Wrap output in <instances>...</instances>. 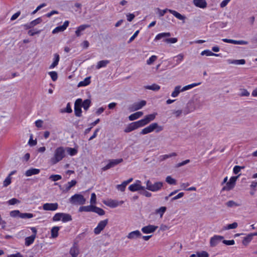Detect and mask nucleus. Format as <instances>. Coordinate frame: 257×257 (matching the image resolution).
<instances>
[{
	"label": "nucleus",
	"mask_w": 257,
	"mask_h": 257,
	"mask_svg": "<svg viewBox=\"0 0 257 257\" xmlns=\"http://www.w3.org/2000/svg\"><path fill=\"white\" fill-rule=\"evenodd\" d=\"M65 157V149L63 147L56 148L54 153V156L50 159L51 163L56 164L61 161Z\"/></svg>",
	"instance_id": "obj_1"
},
{
	"label": "nucleus",
	"mask_w": 257,
	"mask_h": 257,
	"mask_svg": "<svg viewBox=\"0 0 257 257\" xmlns=\"http://www.w3.org/2000/svg\"><path fill=\"white\" fill-rule=\"evenodd\" d=\"M163 130V127L159 125L156 122L152 123L147 127L143 128L140 132L141 135H146L156 130V133H159Z\"/></svg>",
	"instance_id": "obj_2"
},
{
	"label": "nucleus",
	"mask_w": 257,
	"mask_h": 257,
	"mask_svg": "<svg viewBox=\"0 0 257 257\" xmlns=\"http://www.w3.org/2000/svg\"><path fill=\"white\" fill-rule=\"evenodd\" d=\"M157 10L158 11V13L160 17L163 16L166 12H169L178 19L183 21V23L184 22V21L186 19V17L185 16L182 15L179 13L177 12L175 10L168 9H165L163 10H161L159 8H157Z\"/></svg>",
	"instance_id": "obj_3"
},
{
	"label": "nucleus",
	"mask_w": 257,
	"mask_h": 257,
	"mask_svg": "<svg viewBox=\"0 0 257 257\" xmlns=\"http://www.w3.org/2000/svg\"><path fill=\"white\" fill-rule=\"evenodd\" d=\"M163 183L162 182H156L153 184L150 180L146 181V189L152 191L156 192L160 190L163 187Z\"/></svg>",
	"instance_id": "obj_4"
},
{
	"label": "nucleus",
	"mask_w": 257,
	"mask_h": 257,
	"mask_svg": "<svg viewBox=\"0 0 257 257\" xmlns=\"http://www.w3.org/2000/svg\"><path fill=\"white\" fill-rule=\"evenodd\" d=\"M69 202L73 204L83 205L85 203L86 199L82 195L75 194L71 197Z\"/></svg>",
	"instance_id": "obj_5"
},
{
	"label": "nucleus",
	"mask_w": 257,
	"mask_h": 257,
	"mask_svg": "<svg viewBox=\"0 0 257 257\" xmlns=\"http://www.w3.org/2000/svg\"><path fill=\"white\" fill-rule=\"evenodd\" d=\"M10 215L13 218L19 217L21 218H31L34 216L32 213H21L20 211L18 210L11 211L10 212Z\"/></svg>",
	"instance_id": "obj_6"
},
{
	"label": "nucleus",
	"mask_w": 257,
	"mask_h": 257,
	"mask_svg": "<svg viewBox=\"0 0 257 257\" xmlns=\"http://www.w3.org/2000/svg\"><path fill=\"white\" fill-rule=\"evenodd\" d=\"M238 176L231 177L229 181L226 183V185L222 188L223 191H229L232 189L235 184L236 181Z\"/></svg>",
	"instance_id": "obj_7"
},
{
	"label": "nucleus",
	"mask_w": 257,
	"mask_h": 257,
	"mask_svg": "<svg viewBox=\"0 0 257 257\" xmlns=\"http://www.w3.org/2000/svg\"><path fill=\"white\" fill-rule=\"evenodd\" d=\"M102 202L105 205L109 207L115 208L119 205H122L124 202L123 201H118L116 200L108 199L107 200H103Z\"/></svg>",
	"instance_id": "obj_8"
},
{
	"label": "nucleus",
	"mask_w": 257,
	"mask_h": 257,
	"mask_svg": "<svg viewBox=\"0 0 257 257\" xmlns=\"http://www.w3.org/2000/svg\"><path fill=\"white\" fill-rule=\"evenodd\" d=\"M108 223V219H106L100 221L97 226L94 229V233L95 234H99L102 230L104 229L105 227Z\"/></svg>",
	"instance_id": "obj_9"
},
{
	"label": "nucleus",
	"mask_w": 257,
	"mask_h": 257,
	"mask_svg": "<svg viewBox=\"0 0 257 257\" xmlns=\"http://www.w3.org/2000/svg\"><path fill=\"white\" fill-rule=\"evenodd\" d=\"M76 183V181L73 180L70 182H68L64 187H62L61 185H60L59 188L62 191V193H67L72 187L75 186Z\"/></svg>",
	"instance_id": "obj_10"
},
{
	"label": "nucleus",
	"mask_w": 257,
	"mask_h": 257,
	"mask_svg": "<svg viewBox=\"0 0 257 257\" xmlns=\"http://www.w3.org/2000/svg\"><path fill=\"white\" fill-rule=\"evenodd\" d=\"M145 187L141 185V182L137 180L135 183L131 185L128 187V189L132 192L137 191L139 190H145Z\"/></svg>",
	"instance_id": "obj_11"
},
{
	"label": "nucleus",
	"mask_w": 257,
	"mask_h": 257,
	"mask_svg": "<svg viewBox=\"0 0 257 257\" xmlns=\"http://www.w3.org/2000/svg\"><path fill=\"white\" fill-rule=\"evenodd\" d=\"M157 226L148 225L142 228V231L145 234H149L154 232L158 228Z\"/></svg>",
	"instance_id": "obj_12"
},
{
	"label": "nucleus",
	"mask_w": 257,
	"mask_h": 257,
	"mask_svg": "<svg viewBox=\"0 0 257 257\" xmlns=\"http://www.w3.org/2000/svg\"><path fill=\"white\" fill-rule=\"evenodd\" d=\"M58 204L57 203H45L43 205V209L46 211H55L58 209Z\"/></svg>",
	"instance_id": "obj_13"
},
{
	"label": "nucleus",
	"mask_w": 257,
	"mask_h": 257,
	"mask_svg": "<svg viewBox=\"0 0 257 257\" xmlns=\"http://www.w3.org/2000/svg\"><path fill=\"white\" fill-rule=\"evenodd\" d=\"M141 236V232L139 230H136L128 233L126 236V237L129 239L133 240L136 239L138 238H140Z\"/></svg>",
	"instance_id": "obj_14"
},
{
	"label": "nucleus",
	"mask_w": 257,
	"mask_h": 257,
	"mask_svg": "<svg viewBox=\"0 0 257 257\" xmlns=\"http://www.w3.org/2000/svg\"><path fill=\"white\" fill-rule=\"evenodd\" d=\"M69 22L66 21L62 26H58L55 28L52 31L53 34H56L59 32H63L68 26Z\"/></svg>",
	"instance_id": "obj_15"
},
{
	"label": "nucleus",
	"mask_w": 257,
	"mask_h": 257,
	"mask_svg": "<svg viewBox=\"0 0 257 257\" xmlns=\"http://www.w3.org/2000/svg\"><path fill=\"white\" fill-rule=\"evenodd\" d=\"M223 239V236L220 235H214L211 238L210 244L211 246H216L220 241Z\"/></svg>",
	"instance_id": "obj_16"
},
{
	"label": "nucleus",
	"mask_w": 257,
	"mask_h": 257,
	"mask_svg": "<svg viewBox=\"0 0 257 257\" xmlns=\"http://www.w3.org/2000/svg\"><path fill=\"white\" fill-rule=\"evenodd\" d=\"M224 42L231 43L236 45H247L248 42L243 40H234L232 39H223L222 40Z\"/></svg>",
	"instance_id": "obj_17"
},
{
	"label": "nucleus",
	"mask_w": 257,
	"mask_h": 257,
	"mask_svg": "<svg viewBox=\"0 0 257 257\" xmlns=\"http://www.w3.org/2000/svg\"><path fill=\"white\" fill-rule=\"evenodd\" d=\"M193 4L197 7L204 9L207 7V3L205 0H193Z\"/></svg>",
	"instance_id": "obj_18"
},
{
	"label": "nucleus",
	"mask_w": 257,
	"mask_h": 257,
	"mask_svg": "<svg viewBox=\"0 0 257 257\" xmlns=\"http://www.w3.org/2000/svg\"><path fill=\"white\" fill-rule=\"evenodd\" d=\"M90 25H82L79 26L76 31H75V34L77 37H80L82 35V32H83L86 28H89Z\"/></svg>",
	"instance_id": "obj_19"
},
{
	"label": "nucleus",
	"mask_w": 257,
	"mask_h": 257,
	"mask_svg": "<svg viewBox=\"0 0 257 257\" xmlns=\"http://www.w3.org/2000/svg\"><path fill=\"white\" fill-rule=\"evenodd\" d=\"M40 169H36V168H31V169L28 170L27 171H26L25 174L27 177H29V176H31L32 175H33L38 174L40 173Z\"/></svg>",
	"instance_id": "obj_20"
},
{
	"label": "nucleus",
	"mask_w": 257,
	"mask_h": 257,
	"mask_svg": "<svg viewBox=\"0 0 257 257\" xmlns=\"http://www.w3.org/2000/svg\"><path fill=\"white\" fill-rule=\"evenodd\" d=\"M94 206L93 204L88 205V206H81L79 209V212H93L94 210Z\"/></svg>",
	"instance_id": "obj_21"
},
{
	"label": "nucleus",
	"mask_w": 257,
	"mask_h": 257,
	"mask_svg": "<svg viewBox=\"0 0 257 257\" xmlns=\"http://www.w3.org/2000/svg\"><path fill=\"white\" fill-rule=\"evenodd\" d=\"M146 104V101L145 100H141L140 102L135 103L133 105V107L134 110H137L141 109Z\"/></svg>",
	"instance_id": "obj_22"
},
{
	"label": "nucleus",
	"mask_w": 257,
	"mask_h": 257,
	"mask_svg": "<svg viewBox=\"0 0 257 257\" xmlns=\"http://www.w3.org/2000/svg\"><path fill=\"white\" fill-rule=\"evenodd\" d=\"M170 36L171 33L169 32L160 33L156 36L155 40L157 41L163 38L165 39L168 38V37H169Z\"/></svg>",
	"instance_id": "obj_23"
},
{
	"label": "nucleus",
	"mask_w": 257,
	"mask_h": 257,
	"mask_svg": "<svg viewBox=\"0 0 257 257\" xmlns=\"http://www.w3.org/2000/svg\"><path fill=\"white\" fill-rule=\"evenodd\" d=\"M143 112L138 111V112H135L134 113L131 114L128 116V118H129L130 120H131V121L137 119L138 118L140 117L141 116H142L143 115Z\"/></svg>",
	"instance_id": "obj_24"
},
{
	"label": "nucleus",
	"mask_w": 257,
	"mask_h": 257,
	"mask_svg": "<svg viewBox=\"0 0 257 257\" xmlns=\"http://www.w3.org/2000/svg\"><path fill=\"white\" fill-rule=\"evenodd\" d=\"M144 88L146 89H149L154 91H157L160 89V86L157 84L154 83L151 85H146L144 86Z\"/></svg>",
	"instance_id": "obj_25"
},
{
	"label": "nucleus",
	"mask_w": 257,
	"mask_h": 257,
	"mask_svg": "<svg viewBox=\"0 0 257 257\" xmlns=\"http://www.w3.org/2000/svg\"><path fill=\"white\" fill-rule=\"evenodd\" d=\"M138 128L135 122L131 123L124 130L125 133L131 132L136 129Z\"/></svg>",
	"instance_id": "obj_26"
},
{
	"label": "nucleus",
	"mask_w": 257,
	"mask_h": 257,
	"mask_svg": "<svg viewBox=\"0 0 257 257\" xmlns=\"http://www.w3.org/2000/svg\"><path fill=\"white\" fill-rule=\"evenodd\" d=\"M227 62L229 64H235V65H243L245 63L244 59L240 60H228Z\"/></svg>",
	"instance_id": "obj_27"
},
{
	"label": "nucleus",
	"mask_w": 257,
	"mask_h": 257,
	"mask_svg": "<svg viewBox=\"0 0 257 257\" xmlns=\"http://www.w3.org/2000/svg\"><path fill=\"white\" fill-rule=\"evenodd\" d=\"M109 63V61L107 60H104L99 61L96 66V68L97 69H99L102 67H105L108 63Z\"/></svg>",
	"instance_id": "obj_28"
},
{
	"label": "nucleus",
	"mask_w": 257,
	"mask_h": 257,
	"mask_svg": "<svg viewBox=\"0 0 257 257\" xmlns=\"http://www.w3.org/2000/svg\"><path fill=\"white\" fill-rule=\"evenodd\" d=\"M176 156H177V154L176 153H172L168 155H161L159 157V159L160 162H162L169 158H171L172 157H175Z\"/></svg>",
	"instance_id": "obj_29"
},
{
	"label": "nucleus",
	"mask_w": 257,
	"mask_h": 257,
	"mask_svg": "<svg viewBox=\"0 0 257 257\" xmlns=\"http://www.w3.org/2000/svg\"><path fill=\"white\" fill-rule=\"evenodd\" d=\"M60 57L59 55L56 53L54 54V60L53 62L51 64V65L49 67L50 69H53L54 67H55L58 64V62L59 61Z\"/></svg>",
	"instance_id": "obj_30"
},
{
	"label": "nucleus",
	"mask_w": 257,
	"mask_h": 257,
	"mask_svg": "<svg viewBox=\"0 0 257 257\" xmlns=\"http://www.w3.org/2000/svg\"><path fill=\"white\" fill-rule=\"evenodd\" d=\"M253 237L251 233L248 234L246 236L244 237L242 240V244L246 246L248 245V244L251 241Z\"/></svg>",
	"instance_id": "obj_31"
},
{
	"label": "nucleus",
	"mask_w": 257,
	"mask_h": 257,
	"mask_svg": "<svg viewBox=\"0 0 257 257\" xmlns=\"http://www.w3.org/2000/svg\"><path fill=\"white\" fill-rule=\"evenodd\" d=\"M70 253L72 257H77L79 254V248L76 246H73L71 248Z\"/></svg>",
	"instance_id": "obj_32"
},
{
	"label": "nucleus",
	"mask_w": 257,
	"mask_h": 257,
	"mask_svg": "<svg viewBox=\"0 0 257 257\" xmlns=\"http://www.w3.org/2000/svg\"><path fill=\"white\" fill-rule=\"evenodd\" d=\"M36 237H35V235H32L29 237H27L25 238V245L26 246H29L31 244H32Z\"/></svg>",
	"instance_id": "obj_33"
},
{
	"label": "nucleus",
	"mask_w": 257,
	"mask_h": 257,
	"mask_svg": "<svg viewBox=\"0 0 257 257\" xmlns=\"http://www.w3.org/2000/svg\"><path fill=\"white\" fill-rule=\"evenodd\" d=\"M60 229V227L58 226H54L52 227L51 230V237L52 238H56L58 235V231Z\"/></svg>",
	"instance_id": "obj_34"
},
{
	"label": "nucleus",
	"mask_w": 257,
	"mask_h": 257,
	"mask_svg": "<svg viewBox=\"0 0 257 257\" xmlns=\"http://www.w3.org/2000/svg\"><path fill=\"white\" fill-rule=\"evenodd\" d=\"M180 92H182L181 86L180 85L176 86L171 94V96L173 97H176L178 96Z\"/></svg>",
	"instance_id": "obj_35"
},
{
	"label": "nucleus",
	"mask_w": 257,
	"mask_h": 257,
	"mask_svg": "<svg viewBox=\"0 0 257 257\" xmlns=\"http://www.w3.org/2000/svg\"><path fill=\"white\" fill-rule=\"evenodd\" d=\"M201 55L202 56L206 55L207 56H215L218 57V56H220V54L214 53L209 50H205L203 51L201 53Z\"/></svg>",
	"instance_id": "obj_36"
},
{
	"label": "nucleus",
	"mask_w": 257,
	"mask_h": 257,
	"mask_svg": "<svg viewBox=\"0 0 257 257\" xmlns=\"http://www.w3.org/2000/svg\"><path fill=\"white\" fill-rule=\"evenodd\" d=\"M62 221L64 222L71 221L72 219L71 216L69 214L62 213Z\"/></svg>",
	"instance_id": "obj_37"
},
{
	"label": "nucleus",
	"mask_w": 257,
	"mask_h": 257,
	"mask_svg": "<svg viewBox=\"0 0 257 257\" xmlns=\"http://www.w3.org/2000/svg\"><path fill=\"white\" fill-rule=\"evenodd\" d=\"M90 77H86L83 81H80L78 84V87L85 86L89 84L90 83Z\"/></svg>",
	"instance_id": "obj_38"
},
{
	"label": "nucleus",
	"mask_w": 257,
	"mask_h": 257,
	"mask_svg": "<svg viewBox=\"0 0 257 257\" xmlns=\"http://www.w3.org/2000/svg\"><path fill=\"white\" fill-rule=\"evenodd\" d=\"M167 208L165 206H162L157 209L155 211V213L156 214H159L160 215V217H162L164 214V213L166 211Z\"/></svg>",
	"instance_id": "obj_39"
},
{
	"label": "nucleus",
	"mask_w": 257,
	"mask_h": 257,
	"mask_svg": "<svg viewBox=\"0 0 257 257\" xmlns=\"http://www.w3.org/2000/svg\"><path fill=\"white\" fill-rule=\"evenodd\" d=\"M91 104V100L90 99H85L84 100V101L82 103V106L83 107V108L87 110L88 108L89 107Z\"/></svg>",
	"instance_id": "obj_40"
},
{
	"label": "nucleus",
	"mask_w": 257,
	"mask_h": 257,
	"mask_svg": "<svg viewBox=\"0 0 257 257\" xmlns=\"http://www.w3.org/2000/svg\"><path fill=\"white\" fill-rule=\"evenodd\" d=\"M135 122L138 128L148 124L147 123L145 118L144 119H141L139 121H135Z\"/></svg>",
	"instance_id": "obj_41"
},
{
	"label": "nucleus",
	"mask_w": 257,
	"mask_h": 257,
	"mask_svg": "<svg viewBox=\"0 0 257 257\" xmlns=\"http://www.w3.org/2000/svg\"><path fill=\"white\" fill-rule=\"evenodd\" d=\"M93 212L98 214L99 215H103L105 214V211L101 208L94 206Z\"/></svg>",
	"instance_id": "obj_42"
},
{
	"label": "nucleus",
	"mask_w": 257,
	"mask_h": 257,
	"mask_svg": "<svg viewBox=\"0 0 257 257\" xmlns=\"http://www.w3.org/2000/svg\"><path fill=\"white\" fill-rule=\"evenodd\" d=\"M200 84V83H192V84H189V85H186L184 87H183V88H181V91L182 92H183V91H186L188 89H190L196 86H197L198 85Z\"/></svg>",
	"instance_id": "obj_43"
},
{
	"label": "nucleus",
	"mask_w": 257,
	"mask_h": 257,
	"mask_svg": "<svg viewBox=\"0 0 257 257\" xmlns=\"http://www.w3.org/2000/svg\"><path fill=\"white\" fill-rule=\"evenodd\" d=\"M166 181L167 183L170 185H175L176 184V180L172 178L170 176H168L166 177Z\"/></svg>",
	"instance_id": "obj_44"
},
{
	"label": "nucleus",
	"mask_w": 257,
	"mask_h": 257,
	"mask_svg": "<svg viewBox=\"0 0 257 257\" xmlns=\"http://www.w3.org/2000/svg\"><path fill=\"white\" fill-rule=\"evenodd\" d=\"M112 167L117 165V164L120 163L123 161L122 159H114L109 160Z\"/></svg>",
	"instance_id": "obj_45"
},
{
	"label": "nucleus",
	"mask_w": 257,
	"mask_h": 257,
	"mask_svg": "<svg viewBox=\"0 0 257 257\" xmlns=\"http://www.w3.org/2000/svg\"><path fill=\"white\" fill-rule=\"evenodd\" d=\"M156 117V114H151L147 115L145 116V119L147 123H149L150 121L153 120Z\"/></svg>",
	"instance_id": "obj_46"
},
{
	"label": "nucleus",
	"mask_w": 257,
	"mask_h": 257,
	"mask_svg": "<svg viewBox=\"0 0 257 257\" xmlns=\"http://www.w3.org/2000/svg\"><path fill=\"white\" fill-rule=\"evenodd\" d=\"M66 150L70 156H74L77 153V150L74 148L67 147L66 148L65 151Z\"/></svg>",
	"instance_id": "obj_47"
},
{
	"label": "nucleus",
	"mask_w": 257,
	"mask_h": 257,
	"mask_svg": "<svg viewBox=\"0 0 257 257\" xmlns=\"http://www.w3.org/2000/svg\"><path fill=\"white\" fill-rule=\"evenodd\" d=\"M62 177L60 175H52L49 177V179L52 181H57L61 179Z\"/></svg>",
	"instance_id": "obj_48"
},
{
	"label": "nucleus",
	"mask_w": 257,
	"mask_h": 257,
	"mask_svg": "<svg viewBox=\"0 0 257 257\" xmlns=\"http://www.w3.org/2000/svg\"><path fill=\"white\" fill-rule=\"evenodd\" d=\"M178 39L176 38H166L164 39V41L167 43H175L177 42Z\"/></svg>",
	"instance_id": "obj_49"
},
{
	"label": "nucleus",
	"mask_w": 257,
	"mask_h": 257,
	"mask_svg": "<svg viewBox=\"0 0 257 257\" xmlns=\"http://www.w3.org/2000/svg\"><path fill=\"white\" fill-rule=\"evenodd\" d=\"M49 74L50 75L52 80L53 81H55L58 78V74L55 71H51L49 72Z\"/></svg>",
	"instance_id": "obj_50"
},
{
	"label": "nucleus",
	"mask_w": 257,
	"mask_h": 257,
	"mask_svg": "<svg viewBox=\"0 0 257 257\" xmlns=\"http://www.w3.org/2000/svg\"><path fill=\"white\" fill-rule=\"evenodd\" d=\"M74 112L76 116L80 117L82 112L81 107L74 106Z\"/></svg>",
	"instance_id": "obj_51"
},
{
	"label": "nucleus",
	"mask_w": 257,
	"mask_h": 257,
	"mask_svg": "<svg viewBox=\"0 0 257 257\" xmlns=\"http://www.w3.org/2000/svg\"><path fill=\"white\" fill-rule=\"evenodd\" d=\"M237 223L235 222L228 224L227 226L224 227V229H235L237 227Z\"/></svg>",
	"instance_id": "obj_52"
},
{
	"label": "nucleus",
	"mask_w": 257,
	"mask_h": 257,
	"mask_svg": "<svg viewBox=\"0 0 257 257\" xmlns=\"http://www.w3.org/2000/svg\"><path fill=\"white\" fill-rule=\"evenodd\" d=\"M157 57L156 56L153 55L147 61V64L148 65H151L157 60Z\"/></svg>",
	"instance_id": "obj_53"
},
{
	"label": "nucleus",
	"mask_w": 257,
	"mask_h": 257,
	"mask_svg": "<svg viewBox=\"0 0 257 257\" xmlns=\"http://www.w3.org/2000/svg\"><path fill=\"white\" fill-rule=\"evenodd\" d=\"M20 202V201L17 198H12L10 200H9L8 202V204L10 205H14L16 204L19 203Z\"/></svg>",
	"instance_id": "obj_54"
},
{
	"label": "nucleus",
	"mask_w": 257,
	"mask_h": 257,
	"mask_svg": "<svg viewBox=\"0 0 257 257\" xmlns=\"http://www.w3.org/2000/svg\"><path fill=\"white\" fill-rule=\"evenodd\" d=\"M196 255L198 257H209L208 253L205 251H202L200 252H197Z\"/></svg>",
	"instance_id": "obj_55"
},
{
	"label": "nucleus",
	"mask_w": 257,
	"mask_h": 257,
	"mask_svg": "<svg viewBox=\"0 0 257 257\" xmlns=\"http://www.w3.org/2000/svg\"><path fill=\"white\" fill-rule=\"evenodd\" d=\"M62 213H57L53 217V220L54 221H58L62 219Z\"/></svg>",
	"instance_id": "obj_56"
},
{
	"label": "nucleus",
	"mask_w": 257,
	"mask_h": 257,
	"mask_svg": "<svg viewBox=\"0 0 257 257\" xmlns=\"http://www.w3.org/2000/svg\"><path fill=\"white\" fill-rule=\"evenodd\" d=\"M11 183V177L8 176L4 180L3 185L4 187H7Z\"/></svg>",
	"instance_id": "obj_57"
},
{
	"label": "nucleus",
	"mask_w": 257,
	"mask_h": 257,
	"mask_svg": "<svg viewBox=\"0 0 257 257\" xmlns=\"http://www.w3.org/2000/svg\"><path fill=\"white\" fill-rule=\"evenodd\" d=\"M42 21V20L40 18H37L36 20L32 21L30 23V25L32 26V27H34L35 26L37 25L38 24H40Z\"/></svg>",
	"instance_id": "obj_58"
},
{
	"label": "nucleus",
	"mask_w": 257,
	"mask_h": 257,
	"mask_svg": "<svg viewBox=\"0 0 257 257\" xmlns=\"http://www.w3.org/2000/svg\"><path fill=\"white\" fill-rule=\"evenodd\" d=\"M32 138L33 136L32 135H31L30 138L28 142V144L30 146H34L37 145V140H33Z\"/></svg>",
	"instance_id": "obj_59"
},
{
	"label": "nucleus",
	"mask_w": 257,
	"mask_h": 257,
	"mask_svg": "<svg viewBox=\"0 0 257 257\" xmlns=\"http://www.w3.org/2000/svg\"><path fill=\"white\" fill-rule=\"evenodd\" d=\"M90 202L91 204H95L96 203V195L94 193H92L91 194Z\"/></svg>",
	"instance_id": "obj_60"
},
{
	"label": "nucleus",
	"mask_w": 257,
	"mask_h": 257,
	"mask_svg": "<svg viewBox=\"0 0 257 257\" xmlns=\"http://www.w3.org/2000/svg\"><path fill=\"white\" fill-rule=\"evenodd\" d=\"M243 168H244L243 167H240L239 166H234V167L233 168V173L235 174H238L240 171L241 169H242Z\"/></svg>",
	"instance_id": "obj_61"
},
{
	"label": "nucleus",
	"mask_w": 257,
	"mask_h": 257,
	"mask_svg": "<svg viewBox=\"0 0 257 257\" xmlns=\"http://www.w3.org/2000/svg\"><path fill=\"white\" fill-rule=\"evenodd\" d=\"M182 113V110H174L173 112V114L175 115L176 117H180Z\"/></svg>",
	"instance_id": "obj_62"
},
{
	"label": "nucleus",
	"mask_w": 257,
	"mask_h": 257,
	"mask_svg": "<svg viewBox=\"0 0 257 257\" xmlns=\"http://www.w3.org/2000/svg\"><path fill=\"white\" fill-rule=\"evenodd\" d=\"M82 100L81 98L76 99L75 102L74 106L81 107L82 104Z\"/></svg>",
	"instance_id": "obj_63"
},
{
	"label": "nucleus",
	"mask_w": 257,
	"mask_h": 257,
	"mask_svg": "<svg viewBox=\"0 0 257 257\" xmlns=\"http://www.w3.org/2000/svg\"><path fill=\"white\" fill-rule=\"evenodd\" d=\"M176 57L177 58L176 62L178 64H179L183 60L184 55L182 54H180L178 55Z\"/></svg>",
	"instance_id": "obj_64"
}]
</instances>
